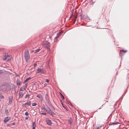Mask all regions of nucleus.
I'll return each instance as SVG.
<instances>
[{
  "mask_svg": "<svg viewBox=\"0 0 129 129\" xmlns=\"http://www.w3.org/2000/svg\"><path fill=\"white\" fill-rule=\"evenodd\" d=\"M96 0H92L91 1L92 2V3H90L91 4H93L95 2Z\"/></svg>",
  "mask_w": 129,
  "mask_h": 129,
  "instance_id": "nucleus-24",
  "label": "nucleus"
},
{
  "mask_svg": "<svg viewBox=\"0 0 129 129\" xmlns=\"http://www.w3.org/2000/svg\"><path fill=\"white\" fill-rule=\"evenodd\" d=\"M11 56L8 53H5L3 58V60L6 62H8L11 60Z\"/></svg>",
  "mask_w": 129,
  "mask_h": 129,
  "instance_id": "nucleus-3",
  "label": "nucleus"
},
{
  "mask_svg": "<svg viewBox=\"0 0 129 129\" xmlns=\"http://www.w3.org/2000/svg\"><path fill=\"white\" fill-rule=\"evenodd\" d=\"M73 12H72V14H71V16H70V19L72 17V16H73Z\"/></svg>",
  "mask_w": 129,
  "mask_h": 129,
  "instance_id": "nucleus-36",
  "label": "nucleus"
},
{
  "mask_svg": "<svg viewBox=\"0 0 129 129\" xmlns=\"http://www.w3.org/2000/svg\"><path fill=\"white\" fill-rule=\"evenodd\" d=\"M68 121H69V123L71 125V124H72V123L73 122V120H72V119H71Z\"/></svg>",
  "mask_w": 129,
  "mask_h": 129,
  "instance_id": "nucleus-16",
  "label": "nucleus"
},
{
  "mask_svg": "<svg viewBox=\"0 0 129 129\" xmlns=\"http://www.w3.org/2000/svg\"><path fill=\"white\" fill-rule=\"evenodd\" d=\"M60 93V95H61V97L62 98V99H64V96H63L61 93Z\"/></svg>",
  "mask_w": 129,
  "mask_h": 129,
  "instance_id": "nucleus-22",
  "label": "nucleus"
},
{
  "mask_svg": "<svg viewBox=\"0 0 129 129\" xmlns=\"http://www.w3.org/2000/svg\"><path fill=\"white\" fill-rule=\"evenodd\" d=\"M60 101L61 102V104L62 105V106L64 108H65V107L63 105L61 101V100H60Z\"/></svg>",
  "mask_w": 129,
  "mask_h": 129,
  "instance_id": "nucleus-27",
  "label": "nucleus"
},
{
  "mask_svg": "<svg viewBox=\"0 0 129 129\" xmlns=\"http://www.w3.org/2000/svg\"><path fill=\"white\" fill-rule=\"evenodd\" d=\"M32 125L33 127H32V129H35V127H36L35 121L33 123Z\"/></svg>",
  "mask_w": 129,
  "mask_h": 129,
  "instance_id": "nucleus-12",
  "label": "nucleus"
},
{
  "mask_svg": "<svg viewBox=\"0 0 129 129\" xmlns=\"http://www.w3.org/2000/svg\"><path fill=\"white\" fill-rule=\"evenodd\" d=\"M4 98V97L2 94L1 93H0V98L1 99H3Z\"/></svg>",
  "mask_w": 129,
  "mask_h": 129,
  "instance_id": "nucleus-19",
  "label": "nucleus"
},
{
  "mask_svg": "<svg viewBox=\"0 0 129 129\" xmlns=\"http://www.w3.org/2000/svg\"><path fill=\"white\" fill-rule=\"evenodd\" d=\"M27 79H26L25 81H24V83H25L27 81Z\"/></svg>",
  "mask_w": 129,
  "mask_h": 129,
  "instance_id": "nucleus-40",
  "label": "nucleus"
},
{
  "mask_svg": "<svg viewBox=\"0 0 129 129\" xmlns=\"http://www.w3.org/2000/svg\"><path fill=\"white\" fill-rule=\"evenodd\" d=\"M31 79V78L29 77L28 78H27L26 79H27V80L28 81L29 80H30Z\"/></svg>",
  "mask_w": 129,
  "mask_h": 129,
  "instance_id": "nucleus-30",
  "label": "nucleus"
},
{
  "mask_svg": "<svg viewBox=\"0 0 129 129\" xmlns=\"http://www.w3.org/2000/svg\"><path fill=\"white\" fill-rule=\"evenodd\" d=\"M41 114H43V115H46V112H42L41 113Z\"/></svg>",
  "mask_w": 129,
  "mask_h": 129,
  "instance_id": "nucleus-28",
  "label": "nucleus"
},
{
  "mask_svg": "<svg viewBox=\"0 0 129 129\" xmlns=\"http://www.w3.org/2000/svg\"><path fill=\"white\" fill-rule=\"evenodd\" d=\"M10 87V85L7 83H2L0 85V90L3 92L6 91Z\"/></svg>",
  "mask_w": 129,
  "mask_h": 129,
  "instance_id": "nucleus-1",
  "label": "nucleus"
},
{
  "mask_svg": "<svg viewBox=\"0 0 129 129\" xmlns=\"http://www.w3.org/2000/svg\"><path fill=\"white\" fill-rule=\"evenodd\" d=\"M45 99L46 101H49V96L47 94H46L45 95Z\"/></svg>",
  "mask_w": 129,
  "mask_h": 129,
  "instance_id": "nucleus-13",
  "label": "nucleus"
},
{
  "mask_svg": "<svg viewBox=\"0 0 129 129\" xmlns=\"http://www.w3.org/2000/svg\"><path fill=\"white\" fill-rule=\"evenodd\" d=\"M37 70V72H36V73H37L44 74L45 72V70L44 69L38 68Z\"/></svg>",
  "mask_w": 129,
  "mask_h": 129,
  "instance_id": "nucleus-6",
  "label": "nucleus"
},
{
  "mask_svg": "<svg viewBox=\"0 0 129 129\" xmlns=\"http://www.w3.org/2000/svg\"><path fill=\"white\" fill-rule=\"evenodd\" d=\"M32 105L33 106H35L37 105V104L35 103H33L32 104Z\"/></svg>",
  "mask_w": 129,
  "mask_h": 129,
  "instance_id": "nucleus-25",
  "label": "nucleus"
},
{
  "mask_svg": "<svg viewBox=\"0 0 129 129\" xmlns=\"http://www.w3.org/2000/svg\"><path fill=\"white\" fill-rule=\"evenodd\" d=\"M31 102L28 101L27 103H26L23 105V106L24 107H25L26 105L30 106L31 105Z\"/></svg>",
  "mask_w": 129,
  "mask_h": 129,
  "instance_id": "nucleus-10",
  "label": "nucleus"
},
{
  "mask_svg": "<svg viewBox=\"0 0 129 129\" xmlns=\"http://www.w3.org/2000/svg\"><path fill=\"white\" fill-rule=\"evenodd\" d=\"M46 121L47 124L49 125H51L52 123L50 120L49 119L46 120Z\"/></svg>",
  "mask_w": 129,
  "mask_h": 129,
  "instance_id": "nucleus-11",
  "label": "nucleus"
},
{
  "mask_svg": "<svg viewBox=\"0 0 129 129\" xmlns=\"http://www.w3.org/2000/svg\"><path fill=\"white\" fill-rule=\"evenodd\" d=\"M46 102L48 104L49 106L51 107L52 106L51 104L49 102V100L48 101H47Z\"/></svg>",
  "mask_w": 129,
  "mask_h": 129,
  "instance_id": "nucleus-17",
  "label": "nucleus"
},
{
  "mask_svg": "<svg viewBox=\"0 0 129 129\" xmlns=\"http://www.w3.org/2000/svg\"><path fill=\"white\" fill-rule=\"evenodd\" d=\"M44 109H45L46 112L48 113L50 115L53 116L55 114L51 111L50 108H49L48 106H44Z\"/></svg>",
  "mask_w": 129,
  "mask_h": 129,
  "instance_id": "nucleus-2",
  "label": "nucleus"
},
{
  "mask_svg": "<svg viewBox=\"0 0 129 129\" xmlns=\"http://www.w3.org/2000/svg\"><path fill=\"white\" fill-rule=\"evenodd\" d=\"M24 56L26 62H27L29 58V54L28 50H27L25 51L24 54Z\"/></svg>",
  "mask_w": 129,
  "mask_h": 129,
  "instance_id": "nucleus-4",
  "label": "nucleus"
},
{
  "mask_svg": "<svg viewBox=\"0 0 129 129\" xmlns=\"http://www.w3.org/2000/svg\"><path fill=\"white\" fill-rule=\"evenodd\" d=\"M3 48H0V50H3Z\"/></svg>",
  "mask_w": 129,
  "mask_h": 129,
  "instance_id": "nucleus-41",
  "label": "nucleus"
},
{
  "mask_svg": "<svg viewBox=\"0 0 129 129\" xmlns=\"http://www.w3.org/2000/svg\"><path fill=\"white\" fill-rule=\"evenodd\" d=\"M93 129H99V127H97L96 128H93Z\"/></svg>",
  "mask_w": 129,
  "mask_h": 129,
  "instance_id": "nucleus-39",
  "label": "nucleus"
},
{
  "mask_svg": "<svg viewBox=\"0 0 129 129\" xmlns=\"http://www.w3.org/2000/svg\"><path fill=\"white\" fill-rule=\"evenodd\" d=\"M9 103L10 104H11L13 100V97L12 96H10L9 98Z\"/></svg>",
  "mask_w": 129,
  "mask_h": 129,
  "instance_id": "nucleus-9",
  "label": "nucleus"
},
{
  "mask_svg": "<svg viewBox=\"0 0 129 129\" xmlns=\"http://www.w3.org/2000/svg\"><path fill=\"white\" fill-rule=\"evenodd\" d=\"M15 122H13L11 124V125H13L15 124Z\"/></svg>",
  "mask_w": 129,
  "mask_h": 129,
  "instance_id": "nucleus-33",
  "label": "nucleus"
},
{
  "mask_svg": "<svg viewBox=\"0 0 129 129\" xmlns=\"http://www.w3.org/2000/svg\"><path fill=\"white\" fill-rule=\"evenodd\" d=\"M119 123L118 122H111V123H110V124L114 125V124H119Z\"/></svg>",
  "mask_w": 129,
  "mask_h": 129,
  "instance_id": "nucleus-18",
  "label": "nucleus"
},
{
  "mask_svg": "<svg viewBox=\"0 0 129 129\" xmlns=\"http://www.w3.org/2000/svg\"><path fill=\"white\" fill-rule=\"evenodd\" d=\"M16 76L17 77V76H18V75H16Z\"/></svg>",
  "mask_w": 129,
  "mask_h": 129,
  "instance_id": "nucleus-42",
  "label": "nucleus"
},
{
  "mask_svg": "<svg viewBox=\"0 0 129 129\" xmlns=\"http://www.w3.org/2000/svg\"><path fill=\"white\" fill-rule=\"evenodd\" d=\"M28 117H25V119L26 120H27L28 119Z\"/></svg>",
  "mask_w": 129,
  "mask_h": 129,
  "instance_id": "nucleus-38",
  "label": "nucleus"
},
{
  "mask_svg": "<svg viewBox=\"0 0 129 129\" xmlns=\"http://www.w3.org/2000/svg\"><path fill=\"white\" fill-rule=\"evenodd\" d=\"M51 108L53 109L54 110H55V108L53 106H52L51 107Z\"/></svg>",
  "mask_w": 129,
  "mask_h": 129,
  "instance_id": "nucleus-32",
  "label": "nucleus"
},
{
  "mask_svg": "<svg viewBox=\"0 0 129 129\" xmlns=\"http://www.w3.org/2000/svg\"><path fill=\"white\" fill-rule=\"evenodd\" d=\"M5 114L7 116L9 115V113L8 112V111L7 109H6L5 110Z\"/></svg>",
  "mask_w": 129,
  "mask_h": 129,
  "instance_id": "nucleus-14",
  "label": "nucleus"
},
{
  "mask_svg": "<svg viewBox=\"0 0 129 129\" xmlns=\"http://www.w3.org/2000/svg\"><path fill=\"white\" fill-rule=\"evenodd\" d=\"M49 81V80L48 79H47L46 81V82H47L48 83Z\"/></svg>",
  "mask_w": 129,
  "mask_h": 129,
  "instance_id": "nucleus-35",
  "label": "nucleus"
},
{
  "mask_svg": "<svg viewBox=\"0 0 129 129\" xmlns=\"http://www.w3.org/2000/svg\"><path fill=\"white\" fill-rule=\"evenodd\" d=\"M37 66V63H35L34 65V67H36Z\"/></svg>",
  "mask_w": 129,
  "mask_h": 129,
  "instance_id": "nucleus-34",
  "label": "nucleus"
},
{
  "mask_svg": "<svg viewBox=\"0 0 129 129\" xmlns=\"http://www.w3.org/2000/svg\"><path fill=\"white\" fill-rule=\"evenodd\" d=\"M101 108H99V109H100Z\"/></svg>",
  "mask_w": 129,
  "mask_h": 129,
  "instance_id": "nucleus-44",
  "label": "nucleus"
},
{
  "mask_svg": "<svg viewBox=\"0 0 129 129\" xmlns=\"http://www.w3.org/2000/svg\"><path fill=\"white\" fill-rule=\"evenodd\" d=\"M29 94H27L26 95H25V98H27V97H28L29 96Z\"/></svg>",
  "mask_w": 129,
  "mask_h": 129,
  "instance_id": "nucleus-26",
  "label": "nucleus"
},
{
  "mask_svg": "<svg viewBox=\"0 0 129 129\" xmlns=\"http://www.w3.org/2000/svg\"><path fill=\"white\" fill-rule=\"evenodd\" d=\"M40 50V49H38L36 50L35 51V53H37V52H38Z\"/></svg>",
  "mask_w": 129,
  "mask_h": 129,
  "instance_id": "nucleus-20",
  "label": "nucleus"
},
{
  "mask_svg": "<svg viewBox=\"0 0 129 129\" xmlns=\"http://www.w3.org/2000/svg\"><path fill=\"white\" fill-rule=\"evenodd\" d=\"M28 113L27 112H26L25 113V115L26 116H28Z\"/></svg>",
  "mask_w": 129,
  "mask_h": 129,
  "instance_id": "nucleus-31",
  "label": "nucleus"
},
{
  "mask_svg": "<svg viewBox=\"0 0 129 129\" xmlns=\"http://www.w3.org/2000/svg\"><path fill=\"white\" fill-rule=\"evenodd\" d=\"M24 94V93H23L22 92L20 93H19V98L20 97L22 98Z\"/></svg>",
  "mask_w": 129,
  "mask_h": 129,
  "instance_id": "nucleus-15",
  "label": "nucleus"
},
{
  "mask_svg": "<svg viewBox=\"0 0 129 129\" xmlns=\"http://www.w3.org/2000/svg\"><path fill=\"white\" fill-rule=\"evenodd\" d=\"M34 51V50L32 51V52H33Z\"/></svg>",
  "mask_w": 129,
  "mask_h": 129,
  "instance_id": "nucleus-45",
  "label": "nucleus"
},
{
  "mask_svg": "<svg viewBox=\"0 0 129 129\" xmlns=\"http://www.w3.org/2000/svg\"><path fill=\"white\" fill-rule=\"evenodd\" d=\"M43 45L49 51L50 50V45L48 42L46 41L44 43Z\"/></svg>",
  "mask_w": 129,
  "mask_h": 129,
  "instance_id": "nucleus-5",
  "label": "nucleus"
},
{
  "mask_svg": "<svg viewBox=\"0 0 129 129\" xmlns=\"http://www.w3.org/2000/svg\"><path fill=\"white\" fill-rule=\"evenodd\" d=\"M120 51L119 53V55L121 57L123 56L124 53L126 52L127 51V50H120Z\"/></svg>",
  "mask_w": 129,
  "mask_h": 129,
  "instance_id": "nucleus-7",
  "label": "nucleus"
},
{
  "mask_svg": "<svg viewBox=\"0 0 129 129\" xmlns=\"http://www.w3.org/2000/svg\"><path fill=\"white\" fill-rule=\"evenodd\" d=\"M25 89V87H21L20 88V90L21 91H23Z\"/></svg>",
  "mask_w": 129,
  "mask_h": 129,
  "instance_id": "nucleus-21",
  "label": "nucleus"
},
{
  "mask_svg": "<svg viewBox=\"0 0 129 129\" xmlns=\"http://www.w3.org/2000/svg\"><path fill=\"white\" fill-rule=\"evenodd\" d=\"M65 109V110L66 111H68V110L65 107V108H64Z\"/></svg>",
  "mask_w": 129,
  "mask_h": 129,
  "instance_id": "nucleus-37",
  "label": "nucleus"
},
{
  "mask_svg": "<svg viewBox=\"0 0 129 129\" xmlns=\"http://www.w3.org/2000/svg\"><path fill=\"white\" fill-rule=\"evenodd\" d=\"M77 18V17H76V18H75V20Z\"/></svg>",
  "mask_w": 129,
  "mask_h": 129,
  "instance_id": "nucleus-43",
  "label": "nucleus"
},
{
  "mask_svg": "<svg viewBox=\"0 0 129 129\" xmlns=\"http://www.w3.org/2000/svg\"><path fill=\"white\" fill-rule=\"evenodd\" d=\"M11 119V117H7L5 118L4 120V122L5 123H6L7 122Z\"/></svg>",
  "mask_w": 129,
  "mask_h": 129,
  "instance_id": "nucleus-8",
  "label": "nucleus"
},
{
  "mask_svg": "<svg viewBox=\"0 0 129 129\" xmlns=\"http://www.w3.org/2000/svg\"><path fill=\"white\" fill-rule=\"evenodd\" d=\"M20 84V82L19 81H18L17 82V84L19 85Z\"/></svg>",
  "mask_w": 129,
  "mask_h": 129,
  "instance_id": "nucleus-29",
  "label": "nucleus"
},
{
  "mask_svg": "<svg viewBox=\"0 0 129 129\" xmlns=\"http://www.w3.org/2000/svg\"><path fill=\"white\" fill-rule=\"evenodd\" d=\"M37 96L39 98H41V95L40 94H39L37 95Z\"/></svg>",
  "mask_w": 129,
  "mask_h": 129,
  "instance_id": "nucleus-23",
  "label": "nucleus"
}]
</instances>
